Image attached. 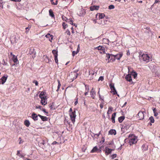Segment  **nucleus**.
Listing matches in <instances>:
<instances>
[{
    "label": "nucleus",
    "instance_id": "obj_10",
    "mask_svg": "<svg viewBox=\"0 0 160 160\" xmlns=\"http://www.w3.org/2000/svg\"><path fill=\"white\" fill-rule=\"evenodd\" d=\"M105 154L106 155H108L109 154L111 153L112 151H113V149H110L108 148V147H106L105 148Z\"/></svg>",
    "mask_w": 160,
    "mask_h": 160
},
{
    "label": "nucleus",
    "instance_id": "obj_23",
    "mask_svg": "<svg viewBox=\"0 0 160 160\" xmlns=\"http://www.w3.org/2000/svg\"><path fill=\"white\" fill-rule=\"evenodd\" d=\"M96 49L99 50H102L103 52H105V48L104 47L101 46H99L96 48Z\"/></svg>",
    "mask_w": 160,
    "mask_h": 160
},
{
    "label": "nucleus",
    "instance_id": "obj_52",
    "mask_svg": "<svg viewBox=\"0 0 160 160\" xmlns=\"http://www.w3.org/2000/svg\"><path fill=\"white\" fill-rule=\"evenodd\" d=\"M99 97L100 100H102V101H103L104 97L103 96L101 97V96L100 95V97L99 96Z\"/></svg>",
    "mask_w": 160,
    "mask_h": 160
},
{
    "label": "nucleus",
    "instance_id": "obj_41",
    "mask_svg": "<svg viewBox=\"0 0 160 160\" xmlns=\"http://www.w3.org/2000/svg\"><path fill=\"white\" fill-rule=\"evenodd\" d=\"M54 57V60L56 63L58 64V56H56Z\"/></svg>",
    "mask_w": 160,
    "mask_h": 160
},
{
    "label": "nucleus",
    "instance_id": "obj_25",
    "mask_svg": "<svg viewBox=\"0 0 160 160\" xmlns=\"http://www.w3.org/2000/svg\"><path fill=\"white\" fill-rule=\"evenodd\" d=\"M131 75L133 76L134 78L137 76V73L135 72L132 71L131 73Z\"/></svg>",
    "mask_w": 160,
    "mask_h": 160
},
{
    "label": "nucleus",
    "instance_id": "obj_59",
    "mask_svg": "<svg viewBox=\"0 0 160 160\" xmlns=\"http://www.w3.org/2000/svg\"><path fill=\"white\" fill-rule=\"evenodd\" d=\"M40 144H41L42 145H44L45 144V141L44 140H43L42 141V142H41V143H40Z\"/></svg>",
    "mask_w": 160,
    "mask_h": 160
},
{
    "label": "nucleus",
    "instance_id": "obj_55",
    "mask_svg": "<svg viewBox=\"0 0 160 160\" xmlns=\"http://www.w3.org/2000/svg\"><path fill=\"white\" fill-rule=\"evenodd\" d=\"M113 109V108L112 107H109L108 109V112H109L110 110H111V111H112V110Z\"/></svg>",
    "mask_w": 160,
    "mask_h": 160
},
{
    "label": "nucleus",
    "instance_id": "obj_43",
    "mask_svg": "<svg viewBox=\"0 0 160 160\" xmlns=\"http://www.w3.org/2000/svg\"><path fill=\"white\" fill-rule=\"evenodd\" d=\"M109 86L110 87V89L113 88H115L114 86V84L113 83H111L109 85Z\"/></svg>",
    "mask_w": 160,
    "mask_h": 160
},
{
    "label": "nucleus",
    "instance_id": "obj_29",
    "mask_svg": "<svg viewBox=\"0 0 160 160\" xmlns=\"http://www.w3.org/2000/svg\"><path fill=\"white\" fill-rule=\"evenodd\" d=\"M98 150V148L97 146H95L94 147L93 149L91 151V152L93 153L94 152H96Z\"/></svg>",
    "mask_w": 160,
    "mask_h": 160
},
{
    "label": "nucleus",
    "instance_id": "obj_26",
    "mask_svg": "<svg viewBox=\"0 0 160 160\" xmlns=\"http://www.w3.org/2000/svg\"><path fill=\"white\" fill-rule=\"evenodd\" d=\"M24 123L25 126L27 127H28L30 125V122L29 121L27 120L25 121Z\"/></svg>",
    "mask_w": 160,
    "mask_h": 160
},
{
    "label": "nucleus",
    "instance_id": "obj_51",
    "mask_svg": "<svg viewBox=\"0 0 160 160\" xmlns=\"http://www.w3.org/2000/svg\"><path fill=\"white\" fill-rule=\"evenodd\" d=\"M66 33H67V34L69 35H70V31H69V30H67L66 31Z\"/></svg>",
    "mask_w": 160,
    "mask_h": 160
},
{
    "label": "nucleus",
    "instance_id": "obj_20",
    "mask_svg": "<svg viewBox=\"0 0 160 160\" xmlns=\"http://www.w3.org/2000/svg\"><path fill=\"white\" fill-rule=\"evenodd\" d=\"M116 113L114 112L112 114V116L111 119L112 120V122L113 123H114L115 122V118L116 116Z\"/></svg>",
    "mask_w": 160,
    "mask_h": 160
},
{
    "label": "nucleus",
    "instance_id": "obj_11",
    "mask_svg": "<svg viewBox=\"0 0 160 160\" xmlns=\"http://www.w3.org/2000/svg\"><path fill=\"white\" fill-rule=\"evenodd\" d=\"M105 16V15L104 13H98L96 15V18H97V19H99L103 18Z\"/></svg>",
    "mask_w": 160,
    "mask_h": 160
},
{
    "label": "nucleus",
    "instance_id": "obj_49",
    "mask_svg": "<svg viewBox=\"0 0 160 160\" xmlns=\"http://www.w3.org/2000/svg\"><path fill=\"white\" fill-rule=\"evenodd\" d=\"M42 110L43 112H44V113H46V115L48 116L47 114H48V112L46 111L45 109L44 108H42Z\"/></svg>",
    "mask_w": 160,
    "mask_h": 160
},
{
    "label": "nucleus",
    "instance_id": "obj_47",
    "mask_svg": "<svg viewBox=\"0 0 160 160\" xmlns=\"http://www.w3.org/2000/svg\"><path fill=\"white\" fill-rule=\"evenodd\" d=\"M35 108L36 109H39L41 110H42V106H36Z\"/></svg>",
    "mask_w": 160,
    "mask_h": 160
},
{
    "label": "nucleus",
    "instance_id": "obj_30",
    "mask_svg": "<svg viewBox=\"0 0 160 160\" xmlns=\"http://www.w3.org/2000/svg\"><path fill=\"white\" fill-rule=\"evenodd\" d=\"M111 89V92L112 93H113V94L115 95V94H117V91L116 90L115 88H113Z\"/></svg>",
    "mask_w": 160,
    "mask_h": 160
},
{
    "label": "nucleus",
    "instance_id": "obj_17",
    "mask_svg": "<svg viewBox=\"0 0 160 160\" xmlns=\"http://www.w3.org/2000/svg\"><path fill=\"white\" fill-rule=\"evenodd\" d=\"M45 93L46 92H41V93L39 95V97L41 98V99L47 98V97L46 96H45Z\"/></svg>",
    "mask_w": 160,
    "mask_h": 160
},
{
    "label": "nucleus",
    "instance_id": "obj_22",
    "mask_svg": "<svg viewBox=\"0 0 160 160\" xmlns=\"http://www.w3.org/2000/svg\"><path fill=\"white\" fill-rule=\"evenodd\" d=\"M102 42L105 44H109V40L107 38H103L102 40Z\"/></svg>",
    "mask_w": 160,
    "mask_h": 160
},
{
    "label": "nucleus",
    "instance_id": "obj_32",
    "mask_svg": "<svg viewBox=\"0 0 160 160\" xmlns=\"http://www.w3.org/2000/svg\"><path fill=\"white\" fill-rule=\"evenodd\" d=\"M49 14L50 16L52 17H53L54 16L53 13L51 9L49 10Z\"/></svg>",
    "mask_w": 160,
    "mask_h": 160
},
{
    "label": "nucleus",
    "instance_id": "obj_4",
    "mask_svg": "<svg viewBox=\"0 0 160 160\" xmlns=\"http://www.w3.org/2000/svg\"><path fill=\"white\" fill-rule=\"evenodd\" d=\"M131 125V123L129 121L124 122L123 124L122 129L123 128L127 130L130 127Z\"/></svg>",
    "mask_w": 160,
    "mask_h": 160
},
{
    "label": "nucleus",
    "instance_id": "obj_2",
    "mask_svg": "<svg viewBox=\"0 0 160 160\" xmlns=\"http://www.w3.org/2000/svg\"><path fill=\"white\" fill-rule=\"evenodd\" d=\"M129 137L130 138H129V143L130 146L137 143L138 141L137 137L133 136L130 138V135Z\"/></svg>",
    "mask_w": 160,
    "mask_h": 160
},
{
    "label": "nucleus",
    "instance_id": "obj_3",
    "mask_svg": "<svg viewBox=\"0 0 160 160\" xmlns=\"http://www.w3.org/2000/svg\"><path fill=\"white\" fill-rule=\"evenodd\" d=\"M69 115L72 122L74 124L75 121V118L76 116L75 110H74L73 112L69 113Z\"/></svg>",
    "mask_w": 160,
    "mask_h": 160
},
{
    "label": "nucleus",
    "instance_id": "obj_61",
    "mask_svg": "<svg viewBox=\"0 0 160 160\" xmlns=\"http://www.w3.org/2000/svg\"><path fill=\"white\" fill-rule=\"evenodd\" d=\"M73 112V111H72V109L71 108L69 110V113L72 112Z\"/></svg>",
    "mask_w": 160,
    "mask_h": 160
},
{
    "label": "nucleus",
    "instance_id": "obj_21",
    "mask_svg": "<svg viewBox=\"0 0 160 160\" xmlns=\"http://www.w3.org/2000/svg\"><path fill=\"white\" fill-rule=\"evenodd\" d=\"M86 13L84 9H82L80 12L79 16H82L84 15Z\"/></svg>",
    "mask_w": 160,
    "mask_h": 160
},
{
    "label": "nucleus",
    "instance_id": "obj_34",
    "mask_svg": "<svg viewBox=\"0 0 160 160\" xmlns=\"http://www.w3.org/2000/svg\"><path fill=\"white\" fill-rule=\"evenodd\" d=\"M43 57L44 58H45L46 59V62L47 63H49L50 61H51L48 58V57L47 56H44Z\"/></svg>",
    "mask_w": 160,
    "mask_h": 160
},
{
    "label": "nucleus",
    "instance_id": "obj_6",
    "mask_svg": "<svg viewBox=\"0 0 160 160\" xmlns=\"http://www.w3.org/2000/svg\"><path fill=\"white\" fill-rule=\"evenodd\" d=\"M145 113L146 112L144 111H142L139 112L138 115V116L140 120H142L144 119V115Z\"/></svg>",
    "mask_w": 160,
    "mask_h": 160
},
{
    "label": "nucleus",
    "instance_id": "obj_56",
    "mask_svg": "<svg viewBox=\"0 0 160 160\" xmlns=\"http://www.w3.org/2000/svg\"><path fill=\"white\" fill-rule=\"evenodd\" d=\"M113 144V142L112 141L111 142H109L108 144V145H112Z\"/></svg>",
    "mask_w": 160,
    "mask_h": 160
},
{
    "label": "nucleus",
    "instance_id": "obj_46",
    "mask_svg": "<svg viewBox=\"0 0 160 160\" xmlns=\"http://www.w3.org/2000/svg\"><path fill=\"white\" fill-rule=\"evenodd\" d=\"M78 52V51H73L72 53V55L73 56H75V54H76Z\"/></svg>",
    "mask_w": 160,
    "mask_h": 160
},
{
    "label": "nucleus",
    "instance_id": "obj_58",
    "mask_svg": "<svg viewBox=\"0 0 160 160\" xmlns=\"http://www.w3.org/2000/svg\"><path fill=\"white\" fill-rule=\"evenodd\" d=\"M159 2H160V0H155L154 3H158Z\"/></svg>",
    "mask_w": 160,
    "mask_h": 160
},
{
    "label": "nucleus",
    "instance_id": "obj_14",
    "mask_svg": "<svg viewBox=\"0 0 160 160\" xmlns=\"http://www.w3.org/2000/svg\"><path fill=\"white\" fill-rule=\"evenodd\" d=\"M47 99V98H41L40 101L41 103L43 105H45L47 104V101L46 100Z\"/></svg>",
    "mask_w": 160,
    "mask_h": 160
},
{
    "label": "nucleus",
    "instance_id": "obj_16",
    "mask_svg": "<svg viewBox=\"0 0 160 160\" xmlns=\"http://www.w3.org/2000/svg\"><path fill=\"white\" fill-rule=\"evenodd\" d=\"M38 116L43 121H46L48 120V118L45 116H43L40 114H38Z\"/></svg>",
    "mask_w": 160,
    "mask_h": 160
},
{
    "label": "nucleus",
    "instance_id": "obj_18",
    "mask_svg": "<svg viewBox=\"0 0 160 160\" xmlns=\"http://www.w3.org/2000/svg\"><path fill=\"white\" fill-rule=\"evenodd\" d=\"M99 6H93L90 8V9L91 11H93L94 10H98L99 9Z\"/></svg>",
    "mask_w": 160,
    "mask_h": 160
},
{
    "label": "nucleus",
    "instance_id": "obj_39",
    "mask_svg": "<svg viewBox=\"0 0 160 160\" xmlns=\"http://www.w3.org/2000/svg\"><path fill=\"white\" fill-rule=\"evenodd\" d=\"M115 7L113 5H110L108 7V9L110 10L114 8Z\"/></svg>",
    "mask_w": 160,
    "mask_h": 160
},
{
    "label": "nucleus",
    "instance_id": "obj_45",
    "mask_svg": "<svg viewBox=\"0 0 160 160\" xmlns=\"http://www.w3.org/2000/svg\"><path fill=\"white\" fill-rule=\"evenodd\" d=\"M32 82L34 83L36 86H38V82L36 80H33L32 81Z\"/></svg>",
    "mask_w": 160,
    "mask_h": 160
},
{
    "label": "nucleus",
    "instance_id": "obj_53",
    "mask_svg": "<svg viewBox=\"0 0 160 160\" xmlns=\"http://www.w3.org/2000/svg\"><path fill=\"white\" fill-rule=\"evenodd\" d=\"M31 25H29L27 27H26L25 28V29H28L29 30H30V29L31 28Z\"/></svg>",
    "mask_w": 160,
    "mask_h": 160
},
{
    "label": "nucleus",
    "instance_id": "obj_37",
    "mask_svg": "<svg viewBox=\"0 0 160 160\" xmlns=\"http://www.w3.org/2000/svg\"><path fill=\"white\" fill-rule=\"evenodd\" d=\"M66 22L69 23L70 24L73 25V21L72 19H68V20L66 21Z\"/></svg>",
    "mask_w": 160,
    "mask_h": 160
},
{
    "label": "nucleus",
    "instance_id": "obj_64",
    "mask_svg": "<svg viewBox=\"0 0 160 160\" xmlns=\"http://www.w3.org/2000/svg\"><path fill=\"white\" fill-rule=\"evenodd\" d=\"M102 141H101L100 142H102V143L104 142V141H105V139H104V138L103 137H102Z\"/></svg>",
    "mask_w": 160,
    "mask_h": 160
},
{
    "label": "nucleus",
    "instance_id": "obj_33",
    "mask_svg": "<svg viewBox=\"0 0 160 160\" xmlns=\"http://www.w3.org/2000/svg\"><path fill=\"white\" fill-rule=\"evenodd\" d=\"M152 110L154 113V116H157L158 114L157 110L155 108H153Z\"/></svg>",
    "mask_w": 160,
    "mask_h": 160
},
{
    "label": "nucleus",
    "instance_id": "obj_15",
    "mask_svg": "<svg viewBox=\"0 0 160 160\" xmlns=\"http://www.w3.org/2000/svg\"><path fill=\"white\" fill-rule=\"evenodd\" d=\"M125 79L127 81L129 82H131L132 81L131 75L129 74H128L126 76Z\"/></svg>",
    "mask_w": 160,
    "mask_h": 160
},
{
    "label": "nucleus",
    "instance_id": "obj_12",
    "mask_svg": "<svg viewBox=\"0 0 160 160\" xmlns=\"http://www.w3.org/2000/svg\"><path fill=\"white\" fill-rule=\"evenodd\" d=\"M21 152V151H18L17 155L21 158H23L25 156L26 154L22 152Z\"/></svg>",
    "mask_w": 160,
    "mask_h": 160
},
{
    "label": "nucleus",
    "instance_id": "obj_40",
    "mask_svg": "<svg viewBox=\"0 0 160 160\" xmlns=\"http://www.w3.org/2000/svg\"><path fill=\"white\" fill-rule=\"evenodd\" d=\"M62 19L63 20L66 21H66L68 20V18L64 16V15L62 16Z\"/></svg>",
    "mask_w": 160,
    "mask_h": 160
},
{
    "label": "nucleus",
    "instance_id": "obj_28",
    "mask_svg": "<svg viewBox=\"0 0 160 160\" xmlns=\"http://www.w3.org/2000/svg\"><path fill=\"white\" fill-rule=\"evenodd\" d=\"M46 37H47V38H50V37L51 38V39L50 40V39H49V40L51 42V40H52L53 39V36L52 35H51L49 33H48V34H47L46 35Z\"/></svg>",
    "mask_w": 160,
    "mask_h": 160
},
{
    "label": "nucleus",
    "instance_id": "obj_63",
    "mask_svg": "<svg viewBox=\"0 0 160 160\" xmlns=\"http://www.w3.org/2000/svg\"><path fill=\"white\" fill-rule=\"evenodd\" d=\"M30 91V88H28L26 90V92H28Z\"/></svg>",
    "mask_w": 160,
    "mask_h": 160
},
{
    "label": "nucleus",
    "instance_id": "obj_50",
    "mask_svg": "<svg viewBox=\"0 0 160 160\" xmlns=\"http://www.w3.org/2000/svg\"><path fill=\"white\" fill-rule=\"evenodd\" d=\"M58 89H59V88H60V86H61V84H60V82L59 81H58Z\"/></svg>",
    "mask_w": 160,
    "mask_h": 160
},
{
    "label": "nucleus",
    "instance_id": "obj_42",
    "mask_svg": "<svg viewBox=\"0 0 160 160\" xmlns=\"http://www.w3.org/2000/svg\"><path fill=\"white\" fill-rule=\"evenodd\" d=\"M13 61L16 64L18 63V60L17 58H15L14 60H13Z\"/></svg>",
    "mask_w": 160,
    "mask_h": 160
},
{
    "label": "nucleus",
    "instance_id": "obj_36",
    "mask_svg": "<svg viewBox=\"0 0 160 160\" xmlns=\"http://www.w3.org/2000/svg\"><path fill=\"white\" fill-rule=\"evenodd\" d=\"M62 26L63 28L65 29L68 27V25L65 22H63L62 23Z\"/></svg>",
    "mask_w": 160,
    "mask_h": 160
},
{
    "label": "nucleus",
    "instance_id": "obj_35",
    "mask_svg": "<svg viewBox=\"0 0 160 160\" xmlns=\"http://www.w3.org/2000/svg\"><path fill=\"white\" fill-rule=\"evenodd\" d=\"M106 57L107 58V60L108 59V61L110 60L109 59H110V58L112 57V54H110L109 53H106Z\"/></svg>",
    "mask_w": 160,
    "mask_h": 160
},
{
    "label": "nucleus",
    "instance_id": "obj_8",
    "mask_svg": "<svg viewBox=\"0 0 160 160\" xmlns=\"http://www.w3.org/2000/svg\"><path fill=\"white\" fill-rule=\"evenodd\" d=\"M122 53H119L115 55L112 54V57H113L114 58H116L118 60H119L122 56Z\"/></svg>",
    "mask_w": 160,
    "mask_h": 160
},
{
    "label": "nucleus",
    "instance_id": "obj_13",
    "mask_svg": "<svg viewBox=\"0 0 160 160\" xmlns=\"http://www.w3.org/2000/svg\"><path fill=\"white\" fill-rule=\"evenodd\" d=\"M38 115L34 112L32 114L31 117L34 121H37L38 120Z\"/></svg>",
    "mask_w": 160,
    "mask_h": 160
},
{
    "label": "nucleus",
    "instance_id": "obj_44",
    "mask_svg": "<svg viewBox=\"0 0 160 160\" xmlns=\"http://www.w3.org/2000/svg\"><path fill=\"white\" fill-rule=\"evenodd\" d=\"M117 156V155L116 154H112L111 156V158L112 159H113L115 158Z\"/></svg>",
    "mask_w": 160,
    "mask_h": 160
},
{
    "label": "nucleus",
    "instance_id": "obj_7",
    "mask_svg": "<svg viewBox=\"0 0 160 160\" xmlns=\"http://www.w3.org/2000/svg\"><path fill=\"white\" fill-rule=\"evenodd\" d=\"M29 54H32V58H34L35 57L36 52L35 49L33 48H29Z\"/></svg>",
    "mask_w": 160,
    "mask_h": 160
},
{
    "label": "nucleus",
    "instance_id": "obj_1",
    "mask_svg": "<svg viewBox=\"0 0 160 160\" xmlns=\"http://www.w3.org/2000/svg\"><path fill=\"white\" fill-rule=\"evenodd\" d=\"M150 57L148 54H143L139 56V59L141 61L148 62L149 61Z\"/></svg>",
    "mask_w": 160,
    "mask_h": 160
},
{
    "label": "nucleus",
    "instance_id": "obj_9",
    "mask_svg": "<svg viewBox=\"0 0 160 160\" xmlns=\"http://www.w3.org/2000/svg\"><path fill=\"white\" fill-rule=\"evenodd\" d=\"M96 94V92L94 89V88H92L90 91V95L91 97L93 99H94Z\"/></svg>",
    "mask_w": 160,
    "mask_h": 160
},
{
    "label": "nucleus",
    "instance_id": "obj_19",
    "mask_svg": "<svg viewBox=\"0 0 160 160\" xmlns=\"http://www.w3.org/2000/svg\"><path fill=\"white\" fill-rule=\"evenodd\" d=\"M108 133L111 135H115L116 134V131L114 129H111L109 131Z\"/></svg>",
    "mask_w": 160,
    "mask_h": 160
},
{
    "label": "nucleus",
    "instance_id": "obj_60",
    "mask_svg": "<svg viewBox=\"0 0 160 160\" xmlns=\"http://www.w3.org/2000/svg\"><path fill=\"white\" fill-rule=\"evenodd\" d=\"M146 29L148 30V31H147V32L148 33H149V32L150 31V30H149V28L148 27H146Z\"/></svg>",
    "mask_w": 160,
    "mask_h": 160
},
{
    "label": "nucleus",
    "instance_id": "obj_24",
    "mask_svg": "<svg viewBox=\"0 0 160 160\" xmlns=\"http://www.w3.org/2000/svg\"><path fill=\"white\" fill-rule=\"evenodd\" d=\"M125 119L124 116H121L118 118V121L120 123H121Z\"/></svg>",
    "mask_w": 160,
    "mask_h": 160
},
{
    "label": "nucleus",
    "instance_id": "obj_38",
    "mask_svg": "<svg viewBox=\"0 0 160 160\" xmlns=\"http://www.w3.org/2000/svg\"><path fill=\"white\" fill-rule=\"evenodd\" d=\"M149 119L150 120L151 122H152V123L154 122V118L153 117H152V116L150 117L149 118Z\"/></svg>",
    "mask_w": 160,
    "mask_h": 160
},
{
    "label": "nucleus",
    "instance_id": "obj_57",
    "mask_svg": "<svg viewBox=\"0 0 160 160\" xmlns=\"http://www.w3.org/2000/svg\"><path fill=\"white\" fill-rule=\"evenodd\" d=\"M12 59H13V60H14V59L15 58H17V56H16L15 55H12Z\"/></svg>",
    "mask_w": 160,
    "mask_h": 160
},
{
    "label": "nucleus",
    "instance_id": "obj_31",
    "mask_svg": "<svg viewBox=\"0 0 160 160\" xmlns=\"http://www.w3.org/2000/svg\"><path fill=\"white\" fill-rule=\"evenodd\" d=\"M52 52L53 54L54 55V56H58L57 50H53L52 51Z\"/></svg>",
    "mask_w": 160,
    "mask_h": 160
},
{
    "label": "nucleus",
    "instance_id": "obj_48",
    "mask_svg": "<svg viewBox=\"0 0 160 160\" xmlns=\"http://www.w3.org/2000/svg\"><path fill=\"white\" fill-rule=\"evenodd\" d=\"M104 79V78H103V76H100L98 79V81H102Z\"/></svg>",
    "mask_w": 160,
    "mask_h": 160
},
{
    "label": "nucleus",
    "instance_id": "obj_5",
    "mask_svg": "<svg viewBox=\"0 0 160 160\" xmlns=\"http://www.w3.org/2000/svg\"><path fill=\"white\" fill-rule=\"evenodd\" d=\"M8 76L7 74H5L0 79V84H3L6 82Z\"/></svg>",
    "mask_w": 160,
    "mask_h": 160
},
{
    "label": "nucleus",
    "instance_id": "obj_54",
    "mask_svg": "<svg viewBox=\"0 0 160 160\" xmlns=\"http://www.w3.org/2000/svg\"><path fill=\"white\" fill-rule=\"evenodd\" d=\"M2 62V63L3 65H5L7 63H6V62L4 59H3Z\"/></svg>",
    "mask_w": 160,
    "mask_h": 160
},
{
    "label": "nucleus",
    "instance_id": "obj_27",
    "mask_svg": "<svg viewBox=\"0 0 160 160\" xmlns=\"http://www.w3.org/2000/svg\"><path fill=\"white\" fill-rule=\"evenodd\" d=\"M148 148V146L145 144H143L142 147V149L144 151L147 150Z\"/></svg>",
    "mask_w": 160,
    "mask_h": 160
},
{
    "label": "nucleus",
    "instance_id": "obj_62",
    "mask_svg": "<svg viewBox=\"0 0 160 160\" xmlns=\"http://www.w3.org/2000/svg\"><path fill=\"white\" fill-rule=\"evenodd\" d=\"M100 106L101 108L102 109L103 108V104H101L100 105Z\"/></svg>",
    "mask_w": 160,
    "mask_h": 160
}]
</instances>
